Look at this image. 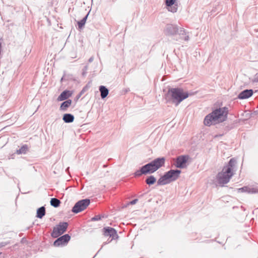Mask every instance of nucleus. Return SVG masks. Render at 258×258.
I'll use <instances>...</instances> for the list:
<instances>
[{"instance_id": "f257e3e1", "label": "nucleus", "mask_w": 258, "mask_h": 258, "mask_svg": "<svg viewBox=\"0 0 258 258\" xmlns=\"http://www.w3.org/2000/svg\"><path fill=\"white\" fill-rule=\"evenodd\" d=\"M228 112V108L226 106L215 108L205 117L204 123L210 126L223 122L227 120Z\"/></svg>"}, {"instance_id": "f8f14e48", "label": "nucleus", "mask_w": 258, "mask_h": 258, "mask_svg": "<svg viewBox=\"0 0 258 258\" xmlns=\"http://www.w3.org/2000/svg\"><path fill=\"white\" fill-rule=\"evenodd\" d=\"M176 0H165V5L168 11L175 13L177 10V5L175 4Z\"/></svg>"}, {"instance_id": "a19ab883", "label": "nucleus", "mask_w": 258, "mask_h": 258, "mask_svg": "<svg viewBox=\"0 0 258 258\" xmlns=\"http://www.w3.org/2000/svg\"><path fill=\"white\" fill-rule=\"evenodd\" d=\"M106 167V165H103V167L105 168Z\"/></svg>"}, {"instance_id": "4c0bfd02", "label": "nucleus", "mask_w": 258, "mask_h": 258, "mask_svg": "<svg viewBox=\"0 0 258 258\" xmlns=\"http://www.w3.org/2000/svg\"><path fill=\"white\" fill-rule=\"evenodd\" d=\"M99 250L96 252V254H95V256L97 255V254H98L99 253Z\"/></svg>"}, {"instance_id": "c9c22d12", "label": "nucleus", "mask_w": 258, "mask_h": 258, "mask_svg": "<svg viewBox=\"0 0 258 258\" xmlns=\"http://www.w3.org/2000/svg\"><path fill=\"white\" fill-rule=\"evenodd\" d=\"M99 250L96 252V254H95V256L97 255V254H98L99 253Z\"/></svg>"}, {"instance_id": "f03ea898", "label": "nucleus", "mask_w": 258, "mask_h": 258, "mask_svg": "<svg viewBox=\"0 0 258 258\" xmlns=\"http://www.w3.org/2000/svg\"><path fill=\"white\" fill-rule=\"evenodd\" d=\"M166 159L164 157H158L151 162L141 166L134 173L135 177H139L143 175L151 174L162 167L164 166Z\"/></svg>"}, {"instance_id": "6ab92c4d", "label": "nucleus", "mask_w": 258, "mask_h": 258, "mask_svg": "<svg viewBox=\"0 0 258 258\" xmlns=\"http://www.w3.org/2000/svg\"><path fill=\"white\" fill-rule=\"evenodd\" d=\"M46 211L44 206H42L37 210L36 217L39 219L42 218L45 215Z\"/></svg>"}, {"instance_id": "9d476101", "label": "nucleus", "mask_w": 258, "mask_h": 258, "mask_svg": "<svg viewBox=\"0 0 258 258\" xmlns=\"http://www.w3.org/2000/svg\"><path fill=\"white\" fill-rule=\"evenodd\" d=\"M103 235L105 236H109L112 239L109 241H111L113 239H116L118 238L117 231L113 228L111 227H105L102 229Z\"/></svg>"}, {"instance_id": "ddd939ff", "label": "nucleus", "mask_w": 258, "mask_h": 258, "mask_svg": "<svg viewBox=\"0 0 258 258\" xmlns=\"http://www.w3.org/2000/svg\"><path fill=\"white\" fill-rule=\"evenodd\" d=\"M253 93L252 89H245L242 91L237 96L239 99H245L250 97Z\"/></svg>"}, {"instance_id": "b1692460", "label": "nucleus", "mask_w": 258, "mask_h": 258, "mask_svg": "<svg viewBox=\"0 0 258 258\" xmlns=\"http://www.w3.org/2000/svg\"><path fill=\"white\" fill-rule=\"evenodd\" d=\"M87 88V86H86L84 87L82 91L79 93V94L76 96V98L78 99H79L82 95L86 91V89Z\"/></svg>"}, {"instance_id": "a878e982", "label": "nucleus", "mask_w": 258, "mask_h": 258, "mask_svg": "<svg viewBox=\"0 0 258 258\" xmlns=\"http://www.w3.org/2000/svg\"><path fill=\"white\" fill-rule=\"evenodd\" d=\"M101 217L100 215H96L94 217L92 218L91 220L93 221H96L101 220Z\"/></svg>"}, {"instance_id": "7ed1b4c3", "label": "nucleus", "mask_w": 258, "mask_h": 258, "mask_svg": "<svg viewBox=\"0 0 258 258\" xmlns=\"http://www.w3.org/2000/svg\"><path fill=\"white\" fill-rule=\"evenodd\" d=\"M236 164V160L234 158H231L228 163L223 167L222 170L217 174L216 179L220 186H223L224 184L229 182L234 174V169Z\"/></svg>"}, {"instance_id": "c756f323", "label": "nucleus", "mask_w": 258, "mask_h": 258, "mask_svg": "<svg viewBox=\"0 0 258 258\" xmlns=\"http://www.w3.org/2000/svg\"><path fill=\"white\" fill-rule=\"evenodd\" d=\"M94 60V57L93 56H91L89 59H88V62H92Z\"/></svg>"}, {"instance_id": "58836bf2", "label": "nucleus", "mask_w": 258, "mask_h": 258, "mask_svg": "<svg viewBox=\"0 0 258 258\" xmlns=\"http://www.w3.org/2000/svg\"><path fill=\"white\" fill-rule=\"evenodd\" d=\"M99 250L96 252V254H95V256L97 255V254H98L99 253Z\"/></svg>"}, {"instance_id": "2eb2a0df", "label": "nucleus", "mask_w": 258, "mask_h": 258, "mask_svg": "<svg viewBox=\"0 0 258 258\" xmlns=\"http://www.w3.org/2000/svg\"><path fill=\"white\" fill-rule=\"evenodd\" d=\"M99 90L100 92L101 98L104 99L109 94V90L105 86L101 85L99 87Z\"/></svg>"}, {"instance_id": "c85d7f7f", "label": "nucleus", "mask_w": 258, "mask_h": 258, "mask_svg": "<svg viewBox=\"0 0 258 258\" xmlns=\"http://www.w3.org/2000/svg\"><path fill=\"white\" fill-rule=\"evenodd\" d=\"M9 243L6 242H0V248L5 246L7 245Z\"/></svg>"}, {"instance_id": "ea45409f", "label": "nucleus", "mask_w": 258, "mask_h": 258, "mask_svg": "<svg viewBox=\"0 0 258 258\" xmlns=\"http://www.w3.org/2000/svg\"><path fill=\"white\" fill-rule=\"evenodd\" d=\"M99 250L96 252V254H95V256L97 255V254H98L99 253Z\"/></svg>"}, {"instance_id": "7c9ffc66", "label": "nucleus", "mask_w": 258, "mask_h": 258, "mask_svg": "<svg viewBox=\"0 0 258 258\" xmlns=\"http://www.w3.org/2000/svg\"><path fill=\"white\" fill-rule=\"evenodd\" d=\"M223 135H217L215 136V138H217V137H221Z\"/></svg>"}, {"instance_id": "dca6fc26", "label": "nucleus", "mask_w": 258, "mask_h": 258, "mask_svg": "<svg viewBox=\"0 0 258 258\" xmlns=\"http://www.w3.org/2000/svg\"><path fill=\"white\" fill-rule=\"evenodd\" d=\"M75 117L71 113H65L62 116V120L66 123H72L74 121Z\"/></svg>"}, {"instance_id": "423d86ee", "label": "nucleus", "mask_w": 258, "mask_h": 258, "mask_svg": "<svg viewBox=\"0 0 258 258\" xmlns=\"http://www.w3.org/2000/svg\"><path fill=\"white\" fill-rule=\"evenodd\" d=\"M181 171L179 169H170L164 173L157 181V185H164L177 180Z\"/></svg>"}, {"instance_id": "6e6552de", "label": "nucleus", "mask_w": 258, "mask_h": 258, "mask_svg": "<svg viewBox=\"0 0 258 258\" xmlns=\"http://www.w3.org/2000/svg\"><path fill=\"white\" fill-rule=\"evenodd\" d=\"M69 224L67 222H61L53 227L51 236L53 238H57L66 232Z\"/></svg>"}, {"instance_id": "4468645a", "label": "nucleus", "mask_w": 258, "mask_h": 258, "mask_svg": "<svg viewBox=\"0 0 258 258\" xmlns=\"http://www.w3.org/2000/svg\"><path fill=\"white\" fill-rule=\"evenodd\" d=\"M72 91L68 90H65L60 93L57 100L58 101L67 100L72 95Z\"/></svg>"}, {"instance_id": "bb28decb", "label": "nucleus", "mask_w": 258, "mask_h": 258, "mask_svg": "<svg viewBox=\"0 0 258 258\" xmlns=\"http://www.w3.org/2000/svg\"><path fill=\"white\" fill-rule=\"evenodd\" d=\"M138 200L137 199H134L133 200L130 202L129 204L133 205L137 203Z\"/></svg>"}, {"instance_id": "a211bd4d", "label": "nucleus", "mask_w": 258, "mask_h": 258, "mask_svg": "<svg viewBox=\"0 0 258 258\" xmlns=\"http://www.w3.org/2000/svg\"><path fill=\"white\" fill-rule=\"evenodd\" d=\"M72 101L71 99H68L60 104V110L62 111H66L67 109L71 106Z\"/></svg>"}, {"instance_id": "473e14b6", "label": "nucleus", "mask_w": 258, "mask_h": 258, "mask_svg": "<svg viewBox=\"0 0 258 258\" xmlns=\"http://www.w3.org/2000/svg\"><path fill=\"white\" fill-rule=\"evenodd\" d=\"M63 80V77H62L60 80V81L62 82Z\"/></svg>"}, {"instance_id": "e433bc0d", "label": "nucleus", "mask_w": 258, "mask_h": 258, "mask_svg": "<svg viewBox=\"0 0 258 258\" xmlns=\"http://www.w3.org/2000/svg\"><path fill=\"white\" fill-rule=\"evenodd\" d=\"M99 250L96 252V254H95V256L97 255V254H98L99 253Z\"/></svg>"}, {"instance_id": "1a4fd4ad", "label": "nucleus", "mask_w": 258, "mask_h": 258, "mask_svg": "<svg viewBox=\"0 0 258 258\" xmlns=\"http://www.w3.org/2000/svg\"><path fill=\"white\" fill-rule=\"evenodd\" d=\"M189 156L187 155H182L178 156L174 163V165L178 168H184L187 166V163Z\"/></svg>"}, {"instance_id": "0eeeda50", "label": "nucleus", "mask_w": 258, "mask_h": 258, "mask_svg": "<svg viewBox=\"0 0 258 258\" xmlns=\"http://www.w3.org/2000/svg\"><path fill=\"white\" fill-rule=\"evenodd\" d=\"M90 204V200L86 198L78 201L72 208V212L74 214H78L85 210Z\"/></svg>"}, {"instance_id": "aec40b11", "label": "nucleus", "mask_w": 258, "mask_h": 258, "mask_svg": "<svg viewBox=\"0 0 258 258\" xmlns=\"http://www.w3.org/2000/svg\"><path fill=\"white\" fill-rule=\"evenodd\" d=\"M156 182V178L154 176L150 175L147 176L145 179V182L147 184L151 186Z\"/></svg>"}, {"instance_id": "f3484780", "label": "nucleus", "mask_w": 258, "mask_h": 258, "mask_svg": "<svg viewBox=\"0 0 258 258\" xmlns=\"http://www.w3.org/2000/svg\"><path fill=\"white\" fill-rule=\"evenodd\" d=\"M239 191L247 192L251 194L258 193V189L255 188H249L247 186H244L238 189Z\"/></svg>"}, {"instance_id": "5701e85b", "label": "nucleus", "mask_w": 258, "mask_h": 258, "mask_svg": "<svg viewBox=\"0 0 258 258\" xmlns=\"http://www.w3.org/2000/svg\"><path fill=\"white\" fill-rule=\"evenodd\" d=\"M50 203L51 206L54 208H57L60 205V201L55 198H53L51 199Z\"/></svg>"}, {"instance_id": "72a5a7b5", "label": "nucleus", "mask_w": 258, "mask_h": 258, "mask_svg": "<svg viewBox=\"0 0 258 258\" xmlns=\"http://www.w3.org/2000/svg\"><path fill=\"white\" fill-rule=\"evenodd\" d=\"M0 49H2V44L1 42H0Z\"/></svg>"}, {"instance_id": "20e7f679", "label": "nucleus", "mask_w": 258, "mask_h": 258, "mask_svg": "<svg viewBox=\"0 0 258 258\" xmlns=\"http://www.w3.org/2000/svg\"><path fill=\"white\" fill-rule=\"evenodd\" d=\"M190 95H191L188 92H184L181 88L170 87L165 95V98L167 102H171L177 106Z\"/></svg>"}, {"instance_id": "2f4dec72", "label": "nucleus", "mask_w": 258, "mask_h": 258, "mask_svg": "<svg viewBox=\"0 0 258 258\" xmlns=\"http://www.w3.org/2000/svg\"><path fill=\"white\" fill-rule=\"evenodd\" d=\"M130 91V89H126L125 90V92H127L128 91Z\"/></svg>"}, {"instance_id": "39448f33", "label": "nucleus", "mask_w": 258, "mask_h": 258, "mask_svg": "<svg viewBox=\"0 0 258 258\" xmlns=\"http://www.w3.org/2000/svg\"><path fill=\"white\" fill-rule=\"evenodd\" d=\"M166 35L175 36L178 35L179 39H174L176 41L184 40L187 41L189 40V32L186 31L183 28L178 27L177 25L167 24L164 29Z\"/></svg>"}, {"instance_id": "cd10ccee", "label": "nucleus", "mask_w": 258, "mask_h": 258, "mask_svg": "<svg viewBox=\"0 0 258 258\" xmlns=\"http://www.w3.org/2000/svg\"><path fill=\"white\" fill-rule=\"evenodd\" d=\"M253 82H258V74H256L252 80Z\"/></svg>"}, {"instance_id": "f704fd0d", "label": "nucleus", "mask_w": 258, "mask_h": 258, "mask_svg": "<svg viewBox=\"0 0 258 258\" xmlns=\"http://www.w3.org/2000/svg\"><path fill=\"white\" fill-rule=\"evenodd\" d=\"M107 243V242H104V243H103V245H105V244H106Z\"/></svg>"}, {"instance_id": "393cba45", "label": "nucleus", "mask_w": 258, "mask_h": 258, "mask_svg": "<svg viewBox=\"0 0 258 258\" xmlns=\"http://www.w3.org/2000/svg\"><path fill=\"white\" fill-rule=\"evenodd\" d=\"M88 69V65L87 64L84 67V68L83 69V72H82V75L83 77L86 76Z\"/></svg>"}, {"instance_id": "412c9836", "label": "nucleus", "mask_w": 258, "mask_h": 258, "mask_svg": "<svg viewBox=\"0 0 258 258\" xmlns=\"http://www.w3.org/2000/svg\"><path fill=\"white\" fill-rule=\"evenodd\" d=\"M90 12H89L80 21H79L77 22L78 28L80 29H82L85 26L86 21L87 20L88 17L89 15Z\"/></svg>"}, {"instance_id": "4be33fe9", "label": "nucleus", "mask_w": 258, "mask_h": 258, "mask_svg": "<svg viewBox=\"0 0 258 258\" xmlns=\"http://www.w3.org/2000/svg\"><path fill=\"white\" fill-rule=\"evenodd\" d=\"M28 149V146L27 145H23L19 149L17 150V154H26Z\"/></svg>"}, {"instance_id": "9b49d317", "label": "nucleus", "mask_w": 258, "mask_h": 258, "mask_svg": "<svg viewBox=\"0 0 258 258\" xmlns=\"http://www.w3.org/2000/svg\"><path fill=\"white\" fill-rule=\"evenodd\" d=\"M57 238L54 241L53 245L55 246H64L66 245L71 239L69 234H65Z\"/></svg>"}]
</instances>
